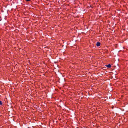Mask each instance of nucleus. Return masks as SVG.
Segmentation results:
<instances>
[{
  "label": "nucleus",
  "instance_id": "3",
  "mask_svg": "<svg viewBox=\"0 0 128 128\" xmlns=\"http://www.w3.org/2000/svg\"><path fill=\"white\" fill-rule=\"evenodd\" d=\"M2 104V102L1 101H0V105H1Z\"/></svg>",
  "mask_w": 128,
  "mask_h": 128
},
{
  "label": "nucleus",
  "instance_id": "2",
  "mask_svg": "<svg viewBox=\"0 0 128 128\" xmlns=\"http://www.w3.org/2000/svg\"><path fill=\"white\" fill-rule=\"evenodd\" d=\"M106 66L108 68H110L111 67V65L110 64H109Z\"/></svg>",
  "mask_w": 128,
  "mask_h": 128
},
{
  "label": "nucleus",
  "instance_id": "1",
  "mask_svg": "<svg viewBox=\"0 0 128 128\" xmlns=\"http://www.w3.org/2000/svg\"><path fill=\"white\" fill-rule=\"evenodd\" d=\"M100 44L99 42H98L96 43V45L98 46H100Z\"/></svg>",
  "mask_w": 128,
  "mask_h": 128
},
{
  "label": "nucleus",
  "instance_id": "4",
  "mask_svg": "<svg viewBox=\"0 0 128 128\" xmlns=\"http://www.w3.org/2000/svg\"><path fill=\"white\" fill-rule=\"evenodd\" d=\"M26 1L27 2H29L30 1V0H26Z\"/></svg>",
  "mask_w": 128,
  "mask_h": 128
}]
</instances>
